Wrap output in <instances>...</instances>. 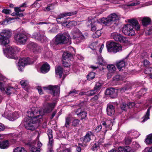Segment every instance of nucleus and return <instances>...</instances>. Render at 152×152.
I'll return each mask as SVG.
<instances>
[{
	"mask_svg": "<svg viewBox=\"0 0 152 152\" xmlns=\"http://www.w3.org/2000/svg\"><path fill=\"white\" fill-rule=\"evenodd\" d=\"M55 103H47L45 108L42 110L37 107H33L27 112L28 117L25 118L24 125L26 129L33 130L39 126V123L42 121V116L45 113H49L55 106Z\"/></svg>",
	"mask_w": 152,
	"mask_h": 152,
	"instance_id": "f257e3e1",
	"label": "nucleus"
},
{
	"mask_svg": "<svg viewBox=\"0 0 152 152\" xmlns=\"http://www.w3.org/2000/svg\"><path fill=\"white\" fill-rule=\"evenodd\" d=\"M128 21L130 24H126L123 26L122 32L126 35L132 36L135 34L133 30L134 27L136 30L139 31L140 29V25L138 21L136 19H129Z\"/></svg>",
	"mask_w": 152,
	"mask_h": 152,
	"instance_id": "f03ea898",
	"label": "nucleus"
},
{
	"mask_svg": "<svg viewBox=\"0 0 152 152\" xmlns=\"http://www.w3.org/2000/svg\"><path fill=\"white\" fill-rule=\"evenodd\" d=\"M119 17L115 13L109 15L106 18H103L99 19L100 22L107 26H110V28L113 30L118 25Z\"/></svg>",
	"mask_w": 152,
	"mask_h": 152,
	"instance_id": "7ed1b4c3",
	"label": "nucleus"
},
{
	"mask_svg": "<svg viewBox=\"0 0 152 152\" xmlns=\"http://www.w3.org/2000/svg\"><path fill=\"white\" fill-rule=\"evenodd\" d=\"M77 14V12L76 11L74 12H70L64 13L63 14L59 15L58 18H56V20L58 22H59L60 23L62 24V25L64 26H66L68 28H72L76 26L77 23L76 21L72 20L69 22L67 24H66L67 22H62L61 21V19H62L64 17L68 16H71L75 15Z\"/></svg>",
	"mask_w": 152,
	"mask_h": 152,
	"instance_id": "20e7f679",
	"label": "nucleus"
},
{
	"mask_svg": "<svg viewBox=\"0 0 152 152\" xmlns=\"http://www.w3.org/2000/svg\"><path fill=\"white\" fill-rule=\"evenodd\" d=\"M12 32L9 30H2L0 32V45L6 46L9 43V38L12 35Z\"/></svg>",
	"mask_w": 152,
	"mask_h": 152,
	"instance_id": "39448f33",
	"label": "nucleus"
},
{
	"mask_svg": "<svg viewBox=\"0 0 152 152\" xmlns=\"http://www.w3.org/2000/svg\"><path fill=\"white\" fill-rule=\"evenodd\" d=\"M3 52L6 57L8 58L16 59L15 54L19 51L18 48L15 46L10 47L7 49L3 50Z\"/></svg>",
	"mask_w": 152,
	"mask_h": 152,
	"instance_id": "423d86ee",
	"label": "nucleus"
},
{
	"mask_svg": "<svg viewBox=\"0 0 152 152\" xmlns=\"http://www.w3.org/2000/svg\"><path fill=\"white\" fill-rule=\"evenodd\" d=\"M69 38L68 35L59 34L56 37L54 44L56 45L66 44L68 42Z\"/></svg>",
	"mask_w": 152,
	"mask_h": 152,
	"instance_id": "0eeeda50",
	"label": "nucleus"
},
{
	"mask_svg": "<svg viewBox=\"0 0 152 152\" xmlns=\"http://www.w3.org/2000/svg\"><path fill=\"white\" fill-rule=\"evenodd\" d=\"M106 47L108 52L116 53L122 50V47L119 44L114 42H107Z\"/></svg>",
	"mask_w": 152,
	"mask_h": 152,
	"instance_id": "6e6552de",
	"label": "nucleus"
},
{
	"mask_svg": "<svg viewBox=\"0 0 152 152\" xmlns=\"http://www.w3.org/2000/svg\"><path fill=\"white\" fill-rule=\"evenodd\" d=\"M14 38L15 42L17 44L20 45L25 44L27 39V36L21 32L15 33Z\"/></svg>",
	"mask_w": 152,
	"mask_h": 152,
	"instance_id": "1a4fd4ad",
	"label": "nucleus"
},
{
	"mask_svg": "<svg viewBox=\"0 0 152 152\" xmlns=\"http://www.w3.org/2000/svg\"><path fill=\"white\" fill-rule=\"evenodd\" d=\"M47 134L49 140L48 143V151H47V152H53V151L52 150L53 140V139L52 130L51 129H48L47 131Z\"/></svg>",
	"mask_w": 152,
	"mask_h": 152,
	"instance_id": "9d476101",
	"label": "nucleus"
},
{
	"mask_svg": "<svg viewBox=\"0 0 152 152\" xmlns=\"http://www.w3.org/2000/svg\"><path fill=\"white\" fill-rule=\"evenodd\" d=\"M111 37L115 41L120 42H125L126 41V37L117 32L112 33L111 35Z\"/></svg>",
	"mask_w": 152,
	"mask_h": 152,
	"instance_id": "9b49d317",
	"label": "nucleus"
},
{
	"mask_svg": "<svg viewBox=\"0 0 152 152\" xmlns=\"http://www.w3.org/2000/svg\"><path fill=\"white\" fill-rule=\"evenodd\" d=\"M45 32L44 31H40L38 32H34L32 35V37L40 42L46 38L45 35Z\"/></svg>",
	"mask_w": 152,
	"mask_h": 152,
	"instance_id": "f8f14e48",
	"label": "nucleus"
},
{
	"mask_svg": "<svg viewBox=\"0 0 152 152\" xmlns=\"http://www.w3.org/2000/svg\"><path fill=\"white\" fill-rule=\"evenodd\" d=\"M34 62V61L32 60L31 59L29 58H23L19 60L18 66H22V67H24L26 65L31 64H33Z\"/></svg>",
	"mask_w": 152,
	"mask_h": 152,
	"instance_id": "ddd939ff",
	"label": "nucleus"
},
{
	"mask_svg": "<svg viewBox=\"0 0 152 152\" xmlns=\"http://www.w3.org/2000/svg\"><path fill=\"white\" fill-rule=\"evenodd\" d=\"M75 113L80 120L84 119L87 116V113L82 107H80L75 110Z\"/></svg>",
	"mask_w": 152,
	"mask_h": 152,
	"instance_id": "4468645a",
	"label": "nucleus"
},
{
	"mask_svg": "<svg viewBox=\"0 0 152 152\" xmlns=\"http://www.w3.org/2000/svg\"><path fill=\"white\" fill-rule=\"evenodd\" d=\"M45 89H48L51 91L54 96L57 95L59 92V87L57 86H54L50 85L47 87H44Z\"/></svg>",
	"mask_w": 152,
	"mask_h": 152,
	"instance_id": "2eb2a0df",
	"label": "nucleus"
},
{
	"mask_svg": "<svg viewBox=\"0 0 152 152\" xmlns=\"http://www.w3.org/2000/svg\"><path fill=\"white\" fill-rule=\"evenodd\" d=\"M42 145V143L38 141L37 147L35 146V145H31L30 146V150L31 152H40V148Z\"/></svg>",
	"mask_w": 152,
	"mask_h": 152,
	"instance_id": "dca6fc26",
	"label": "nucleus"
},
{
	"mask_svg": "<svg viewBox=\"0 0 152 152\" xmlns=\"http://www.w3.org/2000/svg\"><path fill=\"white\" fill-rule=\"evenodd\" d=\"M93 134L92 132L91 131L87 132L86 134L84 136L80 138V141L83 143L89 142L91 140V136Z\"/></svg>",
	"mask_w": 152,
	"mask_h": 152,
	"instance_id": "f3484780",
	"label": "nucleus"
},
{
	"mask_svg": "<svg viewBox=\"0 0 152 152\" xmlns=\"http://www.w3.org/2000/svg\"><path fill=\"white\" fill-rule=\"evenodd\" d=\"M105 94L107 95H109L112 98H115L116 96V93L114 88H107L105 91Z\"/></svg>",
	"mask_w": 152,
	"mask_h": 152,
	"instance_id": "a211bd4d",
	"label": "nucleus"
},
{
	"mask_svg": "<svg viewBox=\"0 0 152 152\" xmlns=\"http://www.w3.org/2000/svg\"><path fill=\"white\" fill-rule=\"evenodd\" d=\"M99 66H91V67L94 69H96L97 68H99L100 70H102L104 69L106 67V62L105 61H102V62H100L98 64Z\"/></svg>",
	"mask_w": 152,
	"mask_h": 152,
	"instance_id": "6ab92c4d",
	"label": "nucleus"
},
{
	"mask_svg": "<svg viewBox=\"0 0 152 152\" xmlns=\"http://www.w3.org/2000/svg\"><path fill=\"white\" fill-rule=\"evenodd\" d=\"M107 68L109 71V73L107 74V77L110 78L111 76L115 72V67L114 65L110 64L107 66Z\"/></svg>",
	"mask_w": 152,
	"mask_h": 152,
	"instance_id": "aec40b11",
	"label": "nucleus"
},
{
	"mask_svg": "<svg viewBox=\"0 0 152 152\" xmlns=\"http://www.w3.org/2000/svg\"><path fill=\"white\" fill-rule=\"evenodd\" d=\"M113 120L111 119L110 120L106 121H103L102 122V124L106 128L104 130V133L107 131V128H108L111 125H113Z\"/></svg>",
	"mask_w": 152,
	"mask_h": 152,
	"instance_id": "412c9836",
	"label": "nucleus"
},
{
	"mask_svg": "<svg viewBox=\"0 0 152 152\" xmlns=\"http://www.w3.org/2000/svg\"><path fill=\"white\" fill-rule=\"evenodd\" d=\"M107 113L108 115H113L115 112L114 107L111 104H108L107 108Z\"/></svg>",
	"mask_w": 152,
	"mask_h": 152,
	"instance_id": "4be33fe9",
	"label": "nucleus"
},
{
	"mask_svg": "<svg viewBox=\"0 0 152 152\" xmlns=\"http://www.w3.org/2000/svg\"><path fill=\"white\" fill-rule=\"evenodd\" d=\"M142 23L143 26L146 27L151 23V20L150 18L145 17L143 18Z\"/></svg>",
	"mask_w": 152,
	"mask_h": 152,
	"instance_id": "5701e85b",
	"label": "nucleus"
},
{
	"mask_svg": "<svg viewBox=\"0 0 152 152\" xmlns=\"http://www.w3.org/2000/svg\"><path fill=\"white\" fill-rule=\"evenodd\" d=\"M72 37L73 39L83 35L80 31L77 28L75 29L72 32Z\"/></svg>",
	"mask_w": 152,
	"mask_h": 152,
	"instance_id": "b1692460",
	"label": "nucleus"
},
{
	"mask_svg": "<svg viewBox=\"0 0 152 152\" xmlns=\"http://www.w3.org/2000/svg\"><path fill=\"white\" fill-rule=\"evenodd\" d=\"M125 65V59L119 61L116 63V66L120 71H121L122 68L124 67Z\"/></svg>",
	"mask_w": 152,
	"mask_h": 152,
	"instance_id": "393cba45",
	"label": "nucleus"
},
{
	"mask_svg": "<svg viewBox=\"0 0 152 152\" xmlns=\"http://www.w3.org/2000/svg\"><path fill=\"white\" fill-rule=\"evenodd\" d=\"M50 66L47 63L43 64L41 68V71L42 73H45L48 72L50 70Z\"/></svg>",
	"mask_w": 152,
	"mask_h": 152,
	"instance_id": "a878e982",
	"label": "nucleus"
},
{
	"mask_svg": "<svg viewBox=\"0 0 152 152\" xmlns=\"http://www.w3.org/2000/svg\"><path fill=\"white\" fill-rule=\"evenodd\" d=\"M63 69L60 66H58L56 69V73L58 78H61L63 74Z\"/></svg>",
	"mask_w": 152,
	"mask_h": 152,
	"instance_id": "bb28decb",
	"label": "nucleus"
},
{
	"mask_svg": "<svg viewBox=\"0 0 152 152\" xmlns=\"http://www.w3.org/2000/svg\"><path fill=\"white\" fill-rule=\"evenodd\" d=\"M131 150V148L129 146H126L125 147H120L118 148V152H129Z\"/></svg>",
	"mask_w": 152,
	"mask_h": 152,
	"instance_id": "cd10ccee",
	"label": "nucleus"
},
{
	"mask_svg": "<svg viewBox=\"0 0 152 152\" xmlns=\"http://www.w3.org/2000/svg\"><path fill=\"white\" fill-rule=\"evenodd\" d=\"M9 146L8 141H4L0 142V148L1 149H6Z\"/></svg>",
	"mask_w": 152,
	"mask_h": 152,
	"instance_id": "c85d7f7f",
	"label": "nucleus"
},
{
	"mask_svg": "<svg viewBox=\"0 0 152 152\" xmlns=\"http://www.w3.org/2000/svg\"><path fill=\"white\" fill-rule=\"evenodd\" d=\"M72 57V54L69 52H65L62 55V60H66L67 59Z\"/></svg>",
	"mask_w": 152,
	"mask_h": 152,
	"instance_id": "c756f323",
	"label": "nucleus"
},
{
	"mask_svg": "<svg viewBox=\"0 0 152 152\" xmlns=\"http://www.w3.org/2000/svg\"><path fill=\"white\" fill-rule=\"evenodd\" d=\"M15 91V89L13 87L9 86L6 88L5 91L7 95H10L11 94L14 93Z\"/></svg>",
	"mask_w": 152,
	"mask_h": 152,
	"instance_id": "7c9ffc66",
	"label": "nucleus"
},
{
	"mask_svg": "<svg viewBox=\"0 0 152 152\" xmlns=\"http://www.w3.org/2000/svg\"><path fill=\"white\" fill-rule=\"evenodd\" d=\"M151 107L150 106L148 109L145 115L143 117L144 119L142 120V122H144L149 118V116L150 115V110Z\"/></svg>",
	"mask_w": 152,
	"mask_h": 152,
	"instance_id": "2f4dec72",
	"label": "nucleus"
},
{
	"mask_svg": "<svg viewBox=\"0 0 152 152\" xmlns=\"http://www.w3.org/2000/svg\"><path fill=\"white\" fill-rule=\"evenodd\" d=\"M85 39L84 36L82 35L80 37H76L74 39L75 40L76 42L78 44L81 42L83 40H84Z\"/></svg>",
	"mask_w": 152,
	"mask_h": 152,
	"instance_id": "473e14b6",
	"label": "nucleus"
},
{
	"mask_svg": "<svg viewBox=\"0 0 152 152\" xmlns=\"http://www.w3.org/2000/svg\"><path fill=\"white\" fill-rule=\"evenodd\" d=\"M102 84L99 82H96L94 88V89L96 91H98L101 89Z\"/></svg>",
	"mask_w": 152,
	"mask_h": 152,
	"instance_id": "72a5a7b5",
	"label": "nucleus"
},
{
	"mask_svg": "<svg viewBox=\"0 0 152 152\" xmlns=\"http://www.w3.org/2000/svg\"><path fill=\"white\" fill-rule=\"evenodd\" d=\"M6 118L11 121H13L14 119L12 117L13 113L11 111H9L8 113H5Z\"/></svg>",
	"mask_w": 152,
	"mask_h": 152,
	"instance_id": "f704fd0d",
	"label": "nucleus"
},
{
	"mask_svg": "<svg viewBox=\"0 0 152 152\" xmlns=\"http://www.w3.org/2000/svg\"><path fill=\"white\" fill-rule=\"evenodd\" d=\"M12 152H27V151L23 147H18L15 148Z\"/></svg>",
	"mask_w": 152,
	"mask_h": 152,
	"instance_id": "c9c22d12",
	"label": "nucleus"
},
{
	"mask_svg": "<svg viewBox=\"0 0 152 152\" xmlns=\"http://www.w3.org/2000/svg\"><path fill=\"white\" fill-rule=\"evenodd\" d=\"M37 45L33 42H31L28 44V47L31 50H32L33 51H34V49L35 48H37Z\"/></svg>",
	"mask_w": 152,
	"mask_h": 152,
	"instance_id": "e433bc0d",
	"label": "nucleus"
},
{
	"mask_svg": "<svg viewBox=\"0 0 152 152\" xmlns=\"http://www.w3.org/2000/svg\"><path fill=\"white\" fill-rule=\"evenodd\" d=\"M145 142L148 145L152 143V134H149L147 136L145 140Z\"/></svg>",
	"mask_w": 152,
	"mask_h": 152,
	"instance_id": "4c0bfd02",
	"label": "nucleus"
},
{
	"mask_svg": "<svg viewBox=\"0 0 152 152\" xmlns=\"http://www.w3.org/2000/svg\"><path fill=\"white\" fill-rule=\"evenodd\" d=\"M134 0L133 1H131V0H130V2H133L132 3L130 4H127V6L128 7L130 6H135L138 5L139 4H140V2L139 1H135Z\"/></svg>",
	"mask_w": 152,
	"mask_h": 152,
	"instance_id": "58836bf2",
	"label": "nucleus"
},
{
	"mask_svg": "<svg viewBox=\"0 0 152 152\" xmlns=\"http://www.w3.org/2000/svg\"><path fill=\"white\" fill-rule=\"evenodd\" d=\"M65 120L66 121L65 126H66V128H69V124L71 122L70 118L68 117H66L65 118Z\"/></svg>",
	"mask_w": 152,
	"mask_h": 152,
	"instance_id": "ea45409f",
	"label": "nucleus"
},
{
	"mask_svg": "<svg viewBox=\"0 0 152 152\" xmlns=\"http://www.w3.org/2000/svg\"><path fill=\"white\" fill-rule=\"evenodd\" d=\"M101 31L98 29L96 32L93 34L92 35V37L93 38H95L98 37L101 35Z\"/></svg>",
	"mask_w": 152,
	"mask_h": 152,
	"instance_id": "a19ab883",
	"label": "nucleus"
},
{
	"mask_svg": "<svg viewBox=\"0 0 152 152\" xmlns=\"http://www.w3.org/2000/svg\"><path fill=\"white\" fill-rule=\"evenodd\" d=\"M80 122V121L79 119H75L72 121V125L74 127H77L79 125Z\"/></svg>",
	"mask_w": 152,
	"mask_h": 152,
	"instance_id": "79ce46f5",
	"label": "nucleus"
},
{
	"mask_svg": "<svg viewBox=\"0 0 152 152\" xmlns=\"http://www.w3.org/2000/svg\"><path fill=\"white\" fill-rule=\"evenodd\" d=\"M95 77V73L93 72H91L87 75V79L89 80L93 79Z\"/></svg>",
	"mask_w": 152,
	"mask_h": 152,
	"instance_id": "37998d69",
	"label": "nucleus"
},
{
	"mask_svg": "<svg viewBox=\"0 0 152 152\" xmlns=\"http://www.w3.org/2000/svg\"><path fill=\"white\" fill-rule=\"evenodd\" d=\"M96 92L94 89L85 92V94L88 96H90L94 95Z\"/></svg>",
	"mask_w": 152,
	"mask_h": 152,
	"instance_id": "c03bdc74",
	"label": "nucleus"
},
{
	"mask_svg": "<svg viewBox=\"0 0 152 152\" xmlns=\"http://www.w3.org/2000/svg\"><path fill=\"white\" fill-rule=\"evenodd\" d=\"M86 144L79 143L78 144V146L77 147L76 150L77 152H80L82 150L81 146L86 147Z\"/></svg>",
	"mask_w": 152,
	"mask_h": 152,
	"instance_id": "a18cd8bd",
	"label": "nucleus"
},
{
	"mask_svg": "<svg viewBox=\"0 0 152 152\" xmlns=\"http://www.w3.org/2000/svg\"><path fill=\"white\" fill-rule=\"evenodd\" d=\"M132 138L129 137H126L124 140V142L126 145H129L132 142Z\"/></svg>",
	"mask_w": 152,
	"mask_h": 152,
	"instance_id": "49530a36",
	"label": "nucleus"
},
{
	"mask_svg": "<svg viewBox=\"0 0 152 152\" xmlns=\"http://www.w3.org/2000/svg\"><path fill=\"white\" fill-rule=\"evenodd\" d=\"M54 5L53 4H48L47 7H45V10L47 11H49L53 10Z\"/></svg>",
	"mask_w": 152,
	"mask_h": 152,
	"instance_id": "de8ad7c7",
	"label": "nucleus"
},
{
	"mask_svg": "<svg viewBox=\"0 0 152 152\" xmlns=\"http://www.w3.org/2000/svg\"><path fill=\"white\" fill-rule=\"evenodd\" d=\"M147 89L145 88L142 89L138 92V94L139 96H141L146 93Z\"/></svg>",
	"mask_w": 152,
	"mask_h": 152,
	"instance_id": "09e8293b",
	"label": "nucleus"
},
{
	"mask_svg": "<svg viewBox=\"0 0 152 152\" xmlns=\"http://www.w3.org/2000/svg\"><path fill=\"white\" fill-rule=\"evenodd\" d=\"M20 83L23 87H25L28 84V81L26 80H21L20 82Z\"/></svg>",
	"mask_w": 152,
	"mask_h": 152,
	"instance_id": "8fccbe9b",
	"label": "nucleus"
},
{
	"mask_svg": "<svg viewBox=\"0 0 152 152\" xmlns=\"http://www.w3.org/2000/svg\"><path fill=\"white\" fill-rule=\"evenodd\" d=\"M122 79V77L121 76L119 75H117L113 77V80L115 81H119Z\"/></svg>",
	"mask_w": 152,
	"mask_h": 152,
	"instance_id": "3c124183",
	"label": "nucleus"
},
{
	"mask_svg": "<svg viewBox=\"0 0 152 152\" xmlns=\"http://www.w3.org/2000/svg\"><path fill=\"white\" fill-rule=\"evenodd\" d=\"M52 56L51 52L50 51L47 52L44 55V57L45 58H50Z\"/></svg>",
	"mask_w": 152,
	"mask_h": 152,
	"instance_id": "603ef678",
	"label": "nucleus"
},
{
	"mask_svg": "<svg viewBox=\"0 0 152 152\" xmlns=\"http://www.w3.org/2000/svg\"><path fill=\"white\" fill-rule=\"evenodd\" d=\"M121 107L122 110L125 111H126L128 108L127 104L125 103H123L121 104Z\"/></svg>",
	"mask_w": 152,
	"mask_h": 152,
	"instance_id": "864d4df0",
	"label": "nucleus"
},
{
	"mask_svg": "<svg viewBox=\"0 0 152 152\" xmlns=\"http://www.w3.org/2000/svg\"><path fill=\"white\" fill-rule=\"evenodd\" d=\"M66 60H62V64L63 66L65 67H68L70 66V64L67 62L65 61Z\"/></svg>",
	"mask_w": 152,
	"mask_h": 152,
	"instance_id": "5fc2aeb1",
	"label": "nucleus"
},
{
	"mask_svg": "<svg viewBox=\"0 0 152 152\" xmlns=\"http://www.w3.org/2000/svg\"><path fill=\"white\" fill-rule=\"evenodd\" d=\"M79 92V91H76L75 89H73L69 92L68 96L70 95H71L72 96H74L75 94H78Z\"/></svg>",
	"mask_w": 152,
	"mask_h": 152,
	"instance_id": "6e6d98bb",
	"label": "nucleus"
},
{
	"mask_svg": "<svg viewBox=\"0 0 152 152\" xmlns=\"http://www.w3.org/2000/svg\"><path fill=\"white\" fill-rule=\"evenodd\" d=\"M132 148L134 149H136L140 146V145L136 142H133L132 144Z\"/></svg>",
	"mask_w": 152,
	"mask_h": 152,
	"instance_id": "4d7b16f0",
	"label": "nucleus"
},
{
	"mask_svg": "<svg viewBox=\"0 0 152 152\" xmlns=\"http://www.w3.org/2000/svg\"><path fill=\"white\" fill-rule=\"evenodd\" d=\"M143 64L145 67H148L150 65V63L148 60L146 59L144 60Z\"/></svg>",
	"mask_w": 152,
	"mask_h": 152,
	"instance_id": "13d9d810",
	"label": "nucleus"
},
{
	"mask_svg": "<svg viewBox=\"0 0 152 152\" xmlns=\"http://www.w3.org/2000/svg\"><path fill=\"white\" fill-rule=\"evenodd\" d=\"M19 117L18 114L17 112H15L13 113L12 117L14 119V121L18 118Z\"/></svg>",
	"mask_w": 152,
	"mask_h": 152,
	"instance_id": "bf43d9fd",
	"label": "nucleus"
},
{
	"mask_svg": "<svg viewBox=\"0 0 152 152\" xmlns=\"http://www.w3.org/2000/svg\"><path fill=\"white\" fill-rule=\"evenodd\" d=\"M132 86V84L130 83H128L127 85L124 87L123 88V89L124 91H126L128 90Z\"/></svg>",
	"mask_w": 152,
	"mask_h": 152,
	"instance_id": "052dcab7",
	"label": "nucleus"
},
{
	"mask_svg": "<svg viewBox=\"0 0 152 152\" xmlns=\"http://www.w3.org/2000/svg\"><path fill=\"white\" fill-rule=\"evenodd\" d=\"M21 7H15L14 8L15 10V12L16 13H18L19 12H22L24 11V9H20V8Z\"/></svg>",
	"mask_w": 152,
	"mask_h": 152,
	"instance_id": "680f3d73",
	"label": "nucleus"
},
{
	"mask_svg": "<svg viewBox=\"0 0 152 152\" xmlns=\"http://www.w3.org/2000/svg\"><path fill=\"white\" fill-rule=\"evenodd\" d=\"M146 35H149L152 33V26L150 27L148 29L146 32Z\"/></svg>",
	"mask_w": 152,
	"mask_h": 152,
	"instance_id": "e2e57ef3",
	"label": "nucleus"
},
{
	"mask_svg": "<svg viewBox=\"0 0 152 152\" xmlns=\"http://www.w3.org/2000/svg\"><path fill=\"white\" fill-rule=\"evenodd\" d=\"M11 11L10 10L6 9H4L2 10V12L6 14H8L11 12Z\"/></svg>",
	"mask_w": 152,
	"mask_h": 152,
	"instance_id": "0e129e2a",
	"label": "nucleus"
},
{
	"mask_svg": "<svg viewBox=\"0 0 152 152\" xmlns=\"http://www.w3.org/2000/svg\"><path fill=\"white\" fill-rule=\"evenodd\" d=\"M135 104V103L134 102H129L127 104V106L128 108H130L134 106Z\"/></svg>",
	"mask_w": 152,
	"mask_h": 152,
	"instance_id": "69168bd1",
	"label": "nucleus"
},
{
	"mask_svg": "<svg viewBox=\"0 0 152 152\" xmlns=\"http://www.w3.org/2000/svg\"><path fill=\"white\" fill-rule=\"evenodd\" d=\"M98 61L97 63H96V64H99V63L100 62H102V61H105L102 57L101 56H99L98 57Z\"/></svg>",
	"mask_w": 152,
	"mask_h": 152,
	"instance_id": "338daca9",
	"label": "nucleus"
},
{
	"mask_svg": "<svg viewBox=\"0 0 152 152\" xmlns=\"http://www.w3.org/2000/svg\"><path fill=\"white\" fill-rule=\"evenodd\" d=\"M102 128V126L101 125H99L96 127L95 129V130L97 132L100 131Z\"/></svg>",
	"mask_w": 152,
	"mask_h": 152,
	"instance_id": "774afa93",
	"label": "nucleus"
}]
</instances>
